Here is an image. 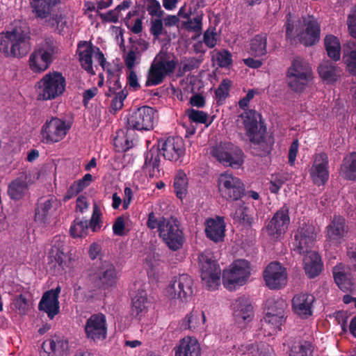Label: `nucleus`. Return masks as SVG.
Instances as JSON below:
<instances>
[{"mask_svg": "<svg viewBox=\"0 0 356 356\" xmlns=\"http://www.w3.org/2000/svg\"><path fill=\"white\" fill-rule=\"evenodd\" d=\"M241 118L243 120L245 136L250 142L251 154L260 157L270 154L275 140L268 133L261 115L254 110H248L241 115Z\"/></svg>", "mask_w": 356, "mask_h": 356, "instance_id": "f257e3e1", "label": "nucleus"}, {"mask_svg": "<svg viewBox=\"0 0 356 356\" xmlns=\"http://www.w3.org/2000/svg\"><path fill=\"white\" fill-rule=\"evenodd\" d=\"M147 225L151 229H157L159 237L170 250L177 251L183 247L185 237L179 227V222L176 218L163 216L156 218L154 212H151L148 216Z\"/></svg>", "mask_w": 356, "mask_h": 356, "instance_id": "f03ea898", "label": "nucleus"}, {"mask_svg": "<svg viewBox=\"0 0 356 356\" xmlns=\"http://www.w3.org/2000/svg\"><path fill=\"white\" fill-rule=\"evenodd\" d=\"M30 35L21 29L0 34V52L6 58H22L31 49Z\"/></svg>", "mask_w": 356, "mask_h": 356, "instance_id": "7ed1b4c3", "label": "nucleus"}, {"mask_svg": "<svg viewBox=\"0 0 356 356\" xmlns=\"http://www.w3.org/2000/svg\"><path fill=\"white\" fill-rule=\"evenodd\" d=\"M86 273L89 284L93 291L108 289L116 282L115 267L106 261H97L87 270Z\"/></svg>", "mask_w": 356, "mask_h": 356, "instance_id": "20e7f679", "label": "nucleus"}, {"mask_svg": "<svg viewBox=\"0 0 356 356\" xmlns=\"http://www.w3.org/2000/svg\"><path fill=\"white\" fill-rule=\"evenodd\" d=\"M289 87L295 92L301 93L312 79L310 65L300 57L293 58L286 72Z\"/></svg>", "mask_w": 356, "mask_h": 356, "instance_id": "39448f33", "label": "nucleus"}, {"mask_svg": "<svg viewBox=\"0 0 356 356\" xmlns=\"http://www.w3.org/2000/svg\"><path fill=\"white\" fill-rule=\"evenodd\" d=\"M39 97L43 100L54 99L65 91L66 80L62 73L50 72L46 74L38 83Z\"/></svg>", "mask_w": 356, "mask_h": 356, "instance_id": "423d86ee", "label": "nucleus"}, {"mask_svg": "<svg viewBox=\"0 0 356 356\" xmlns=\"http://www.w3.org/2000/svg\"><path fill=\"white\" fill-rule=\"evenodd\" d=\"M177 61L166 53H159L154 59L148 71L146 86H153L161 83L167 75L173 73Z\"/></svg>", "mask_w": 356, "mask_h": 356, "instance_id": "0eeeda50", "label": "nucleus"}, {"mask_svg": "<svg viewBox=\"0 0 356 356\" xmlns=\"http://www.w3.org/2000/svg\"><path fill=\"white\" fill-rule=\"evenodd\" d=\"M201 278L208 290H214L218 285L221 270L213 252L206 250L198 257Z\"/></svg>", "mask_w": 356, "mask_h": 356, "instance_id": "6e6552de", "label": "nucleus"}, {"mask_svg": "<svg viewBox=\"0 0 356 356\" xmlns=\"http://www.w3.org/2000/svg\"><path fill=\"white\" fill-rule=\"evenodd\" d=\"M211 153L225 166L238 169L244 163L245 154L242 149L231 143H220L212 148Z\"/></svg>", "mask_w": 356, "mask_h": 356, "instance_id": "1a4fd4ad", "label": "nucleus"}, {"mask_svg": "<svg viewBox=\"0 0 356 356\" xmlns=\"http://www.w3.org/2000/svg\"><path fill=\"white\" fill-rule=\"evenodd\" d=\"M250 275V264L245 259H237L230 266V268L222 273L224 286L229 290H236L237 286L245 284Z\"/></svg>", "mask_w": 356, "mask_h": 356, "instance_id": "9d476101", "label": "nucleus"}, {"mask_svg": "<svg viewBox=\"0 0 356 356\" xmlns=\"http://www.w3.org/2000/svg\"><path fill=\"white\" fill-rule=\"evenodd\" d=\"M156 147L165 160L171 162H181L186 154L184 139L178 136L161 138L157 140Z\"/></svg>", "mask_w": 356, "mask_h": 356, "instance_id": "9b49d317", "label": "nucleus"}, {"mask_svg": "<svg viewBox=\"0 0 356 356\" xmlns=\"http://www.w3.org/2000/svg\"><path fill=\"white\" fill-rule=\"evenodd\" d=\"M193 280L188 274H179L173 277L167 287V296L170 299L188 302L193 296Z\"/></svg>", "mask_w": 356, "mask_h": 356, "instance_id": "f8f14e48", "label": "nucleus"}, {"mask_svg": "<svg viewBox=\"0 0 356 356\" xmlns=\"http://www.w3.org/2000/svg\"><path fill=\"white\" fill-rule=\"evenodd\" d=\"M70 126L66 124L65 120L52 117L41 127V141L45 144H53L62 140L66 136Z\"/></svg>", "mask_w": 356, "mask_h": 356, "instance_id": "ddd939ff", "label": "nucleus"}, {"mask_svg": "<svg viewBox=\"0 0 356 356\" xmlns=\"http://www.w3.org/2000/svg\"><path fill=\"white\" fill-rule=\"evenodd\" d=\"M60 0H30V6L35 18L46 19L51 27L58 26L63 19L61 14L54 12V8Z\"/></svg>", "mask_w": 356, "mask_h": 356, "instance_id": "4468645a", "label": "nucleus"}, {"mask_svg": "<svg viewBox=\"0 0 356 356\" xmlns=\"http://www.w3.org/2000/svg\"><path fill=\"white\" fill-rule=\"evenodd\" d=\"M218 190L221 197L227 201H237L245 194V186L241 180L227 173L220 175Z\"/></svg>", "mask_w": 356, "mask_h": 356, "instance_id": "2eb2a0df", "label": "nucleus"}, {"mask_svg": "<svg viewBox=\"0 0 356 356\" xmlns=\"http://www.w3.org/2000/svg\"><path fill=\"white\" fill-rule=\"evenodd\" d=\"M290 225L289 208L284 204L266 223L268 235L276 240L281 239Z\"/></svg>", "mask_w": 356, "mask_h": 356, "instance_id": "dca6fc26", "label": "nucleus"}, {"mask_svg": "<svg viewBox=\"0 0 356 356\" xmlns=\"http://www.w3.org/2000/svg\"><path fill=\"white\" fill-rule=\"evenodd\" d=\"M86 337L90 341L98 343L104 341L107 336L106 316L102 313L92 314L84 325Z\"/></svg>", "mask_w": 356, "mask_h": 356, "instance_id": "f3484780", "label": "nucleus"}, {"mask_svg": "<svg viewBox=\"0 0 356 356\" xmlns=\"http://www.w3.org/2000/svg\"><path fill=\"white\" fill-rule=\"evenodd\" d=\"M316 238L315 227L312 224L303 223L294 234L293 251L300 254L311 250Z\"/></svg>", "mask_w": 356, "mask_h": 356, "instance_id": "a211bd4d", "label": "nucleus"}, {"mask_svg": "<svg viewBox=\"0 0 356 356\" xmlns=\"http://www.w3.org/2000/svg\"><path fill=\"white\" fill-rule=\"evenodd\" d=\"M59 205V202L54 196L49 195L40 197L35 208V221L42 226L49 225L53 214Z\"/></svg>", "mask_w": 356, "mask_h": 356, "instance_id": "6ab92c4d", "label": "nucleus"}, {"mask_svg": "<svg viewBox=\"0 0 356 356\" xmlns=\"http://www.w3.org/2000/svg\"><path fill=\"white\" fill-rule=\"evenodd\" d=\"M264 280L270 289H280L287 282L286 269L278 262H271L264 271Z\"/></svg>", "mask_w": 356, "mask_h": 356, "instance_id": "aec40b11", "label": "nucleus"}, {"mask_svg": "<svg viewBox=\"0 0 356 356\" xmlns=\"http://www.w3.org/2000/svg\"><path fill=\"white\" fill-rule=\"evenodd\" d=\"M309 175L315 185L321 186L326 184L329 179V159L326 153L316 155Z\"/></svg>", "mask_w": 356, "mask_h": 356, "instance_id": "412c9836", "label": "nucleus"}, {"mask_svg": "<svg viewBox=\"0 0 356 356\" xmlns=\"http://www.w3.org/2000/svg\"><path fill=\"white\" fill-rule=\"evenodd\" d=\"M305 29L297 34L300 42L306 47L317 43L320 40L321 28L317 19L312 15L303 17Z\"/></svg>", "mask_w": 356, "mask_h": 356, "instance_id": "4be33fe9", "label": "nucleus"}, {"mask_svg": "<svg viewBox=\"0 0 356 356\" xmlns=\"http://www.w3.org/2000/svg\"><path fill=\"white\" fill-rule=\"evenodd\" d=\"M60 286L45 291L38 305V309L45 312L49 319H53L60 312L59 295Z\"/></svg>", "mask_w": 356, "mask_h": 356, "instance_id": "5701e85b", "label": "nucleus"}, {"mask_svg": "<svg viewBox=\"0 0 356 356\" xmlns=\"http://www.w3.org/2000/svg\"><path fill=\"white\" fill-rule=\"evenodd\" d=\"M289 356H313L314 347L307 341L298 337H287L283 342Z\"/></svg>", "mask_w": 356, "mask_h": 356, "instance_id": "b1692460", "label": "nucleus"}, {"mask_svg": "<svg viewBox=\"0 0 356 356\" xmlns=\"http://www.w3.org/2000/svg\"><path fill=\"white\" fill-rule=\"evenodd\" d=\"M348 232L346 219L341 216L334 215L326 227V238L333 243H341Z\"/></svg>", "mask_w": 356, "mask_h": 356, "instance_id": "393cba45", "label": "nucleus"}, {"mask_svg": "<svg viewBox=\"0 0 356 356\" xmlns=\"http://www.w3.org/2000/svg\"><path fill=\"white\" fill-rule=\"evenodd\" d=\"M160 152L156 145H153L144 154L143 172L149 177H159L161 172Z\"/></svg>", "mask_w": 356, "mask_h": 356, "instance_id": "a878e982", "label": "nucleus"}, {"mask_svg": "<svg viewBox=\"0 0 356 356\" xmlns=\"http://www.w3.org/2000/svg\"><path fill=\"white\" fill-rule=\"evenodd\" d=\"M315 298L307 293H300L294 296L292 299V309L295 314L302 318H307L312 315L313 304Z\"/></svg>", "mask_w": 356, "mask_h": 356, "instance_id": "bb28decb", "label": "nucleus"}, {"mask_svg": "<svg viewBox=\"0 0 356 356\" xmlns=\"http://www.w3.org/2000/svg\"><path fill=\"white\" fill-rule=\"evenodd\" d=\"M205 234L214 243L221 242L225 236V222L223 217L216 216L206 220Z\"/></svg>", "mask_w": 356, "mask_h": 356, "instance_id": "cd10ccee", "label": "nucleus"}, {"mask_svg": "<svg viewBox=\"0 0 356 356\" xmlns=\"http://www.w3.org/2000/svg\"><path fill=\"white\" fill-rule=\"evenodd\" d=\"M42 349L48 356H67L68 341L63 337L55 335L42 343Z\"/></svg>", "mask_w": 356, "mask_h": 356, "instance_id": "c85d7f7f", "label": "nucleus"}, {"mask_svg": "<svg viewBox=\"0 0 356 356\" xmlns=\"http://www.w3.org/2000/svg\"><path fill=\"white\" fill-rule=\"evenodd\" d=\"M233 315L236 322H249L254 316L253 307L245 296L238 298L232 305Z\"/></svg>", "mask_w": 356, "mask_h": 356, "instance_id": "c756f323", "label": "nucleus"}, {"mask_svg": "<svg viewBox=\"0 0 356 356\" xmlns=\"http://www.w3.org/2000/svg\"><path fill=\"white\" fill-rule=\"evenodd\" d=\"M173 351L175 356H199L201 348L196 338L188 336L179 341Z\"/></svg>", "mask_w": 356, "mask_h": 356, "instance_id": "7c9ffc66", "label": "nucleus"}, {"mask_svg": "<svg viewBox=\"0 0 356 356\" xmlns=\"http://www.w3.org/2000/svg\"><path fill=\"white\" fill-rule=\"evenodd\" d=\"M268 308L264 317L265 323L270 325L273 329H280L284 321V310L282 302L268 301Z\"/></svg>", "mask_w": 356, "mask_h": 356, "instance_id": "2f4dec72", "label": "nucleus"}, {"mask_svg": "<svg viewBox=\"0 0 356 356\" xmlns=\"http://www.w3.org/2000/svg\"><path fill=\"white\" fill-rule=\"evenodd\" d=\"M154 110L149 106L140 107L135 111V129L149 131L153 129Z\"/></svg>", "mask_w": 356, "mask_h": 356, "instance_id": "473e14b6", "label": "nucleus"}, {"mask_svg": "<svg viewBox=\"0 0 356 356\" xmlns=\"http://www.w3.org/2000/svg\"><path fill=\"white\" fill-rule=\"evenodd\" d=\"M341 72L340 67L329 60H323L318 67L320 77L329 84L337 82L341 76Z\"/></svg>", "mask_w": 356, "mask_h": 356, "instance_id": "72a5a7b5", "label": "nucleus"}, {"mask_svg": "<svg viewBox=\"0 0 356 356\" xmlns=\"http://www.w3.org/2000/svg\"><path fill=\"white\" fill-rule=\"evenodd\" d=\"M95 53V46L91 42L80 41L78 44V54L82 68L88 73L94 74L92 67V55Z\"/></svg>", "mask_w": 356, "mask_h": 356, "instance_id": "f704fd0d", "label": "nucleus"}, {"mask_svg": "<svg viewBox=\"0 0 356 356\" xmlns=\"http://www.w3.org/2000/svg\"><path fill=\"white\" fill-rule=\"evenodd\" d=\"M303 259V266L305 273L310 278H314L319 275L322 270L321 259L318 253L312 251L305 252Z\"/></svg>", "mask_w": 356, "mask_h": 356, "instance_id": "c9c22d12", "label": "nucleus"}, {"mask_svg": "<svg viewBox=\"0 0 356 356\" xmlns=\"http://www.w3.org/2000/svg\"><path fill=\"white\" fill-rule=\"evenodd\" d=\"M122 69L123 66L122 64L119 63L118 59L116 60V63L113 61V67L107 68L108 92H106V95H117L118 92V90H122L119 76Z\"/></svg>", "mask_w": 356, "mask_h": 356, "instance_id": "e433bc0d", "label": "nucleus"}, {"mask_svg": "<svg viewBox=\"0 0 356 356\" xmlns=\"http://www.w3.org/2000/svg\"><path fill=\"white\" fill-rule=\"evenodd\" d=\"M129 44L127 47L124 45V40L120 44V50L123 53V58L124 63L127 69L129 70V74L127 75V83L129 88H134V39L132 37L129 38Z\"/></svg>", "mask_w": 356, "mask_h": 356, "instance_id": "4c0bfd02", "label": "nucleus"}, {"mask_svg": "<svg viewBox=\"0 0 356 356\" xmlns=\"http://www.w3.org/2000/svg\"><path fill=\"white\" fill-rule=\"evenodd\" d=\"M339 173L346 180L356 181V152L346 156L341 164Z\"/></svg>", "mask_w": 356, "mask_h": 356, "instance_id": "58836bf2", "label": "nucleus"}, {"mask_svg": "<svg viewBox=\"0 0 356 356\" xmlns=\"http://www.w3.org/2000/svg\"><path fill=\"white\" fill-rule=\"evenodd\" d=\"M342 59L346 72L350 75L356 76V42H349L344 47Z\"/></svg>", "mask_w": 356, "mask_h": 356, "instance_id": "ea45409f", "label": "nucleus"}, {"mask_svg": "<svg viewBox=\"0 0 356 356\" xmlns=\"http://www.w3.org/2000/svg\"><path fill=\"white\" fill-rule=\"evenodd\" d=\"M333 277L335 283L341 291H346L351 289L353 285L351 275L343 264L337 265L333 268Z\"/></svg>", "mask_w": 356, "mask_h": 356, "instance_id": "a19ab883", "label": "nucleus"}, {"mask_svg": "<svg viewBox=\"0 0 356 356\" xmlns=\"http://www.w3.org/2000/svg\"><path fill=\"white\" fill-rule=\"evenodd\" d=\"M52 61L36 49L31 53L29 59L30 69L35 73H40L49 68Z\"/></svg>", "mask_w": 356, "mask_h": 356, "instance_id": "79ce46f5", "label": "nucleus"}, {"mask_svg": "<svg viewBox=\"0 0 356 356\" xmlns=\"http://www.w3.org/2000/svg\"><path fill=\"white\" fill-rule=\"evenodd\" d=\"M324 45L327 56L334 62L341 58V43L337 37L333 35H327L324 38Z\"/></svg>", "mask_w": 356, "mask_h": 356, "instance_id": "37998d69", "label": "nucleus"}, {"mask_svg": "<svg viewBox=\"0 0 356 356\" xmlns=\"http://www.w3.org/2000/svg\"><path fill=\"white\" fill-rule=\"evenodd\" d=\"M250 54L254 56H262L267 54V34L259 33L250 40Z\"/></svg>", "mask_w": 356, "mask_h": 356, "instance_id": "c03bdc74", "label": "nucleus"}, {"mask_svg": "<svg viewBox=\"0 0 356 356\" xmlns=\"http://www.w3.org/2000/svg\"><path fill=\"white\" fill-rule=\"evenodd\" d=\"M27 189L28 185L26 181L21 178H17L9 184L8 195L10 199L19 200L24 196Z\"/></svg>", "mask_w": 356, "mask_h": 356, "instance_id": "a18cd8bd", "label": "nucleus"}, {"mask_svg": "<svg viewBox=\"0 0 356 356\" xmlns=\"http://www.w3.org/2000/svg\"><path fill=\"white\" fill-rule=\"evenodd\" d=\"M206 321V317L204 312L193 310L184 318L182 325L185 329H189L192 331L195 330L200 325Z\"/></svg>", "mask_w": 356, "mask_h": 356, "instance_id": "49530a36", "label": "nucleus"}, {"mask_svg": "<svg viewBox=\"0 0 356 356\" xmlns=\"http://www.w3.org/2000/svg\"><path fill=\"white\" fill-rule=\"evenodd\" d=\"M203 17L204 13L202 10L195 12V15L192 17L182 22L181 26L189 32L200 33L202 31Z\"/></svg>", "mask_w": 356, "mask_h": 356, "instance_id": "de8ad7c7", "label": "nucleus"}, {"mask_svg": "<svg viewBox=\"0 0 356 356\" xmlns=\"http://www.w3.org/2000/svg\"><path fill=\"white\" fill-rule=\"evenodd\" d=\"M173 186L176 196L182 200L186 195L188 187L187 177L183 171H179L175 176Z\"/></svg>", "mask_w": 356, "mask_h": 356, "instance_id": "09e8293b", "label": "nucleus"}, {"mask_svg": "<svg viewBox=\"0 0 356 356\" xmlns=\"http://www.w3.org/2000/svg\"><path fill=\"white\" fill-rule=\"evenodd\" d=\"M88 227V220L86 217L81 218L77 216L70 227V234L73 238L83 237L86 235Z\"/></svg>", "mask_w": 356, "mask_h": 356, "instance_id": "8fccbe9b", "label": "nucleus"}, {"mask_svg": "<svg viewBox=\"0 0 356 356\" xmlns=\"http://www.w3.org/2000/svg\"><path fill=\"white\" fill-rule=\"evenodd\" d=\"M41 54L50 58L53 62L54 55L58 51L56 42L53 38H46L36 48Z\"/></svg>", "mask_w": 356, "mask_h": 356, "instance_id": "3c124183", "label": "nucleus"}, {"mask_svg": "<svg viewBox=\"0 0 356 356\" xmlns=\"http://www.w3.org/2000/svg\"><path fill=\"white\" fill-rule=\"evenodd\" d=\"M248 208L244 202L240 203L232 214V218L234 220L250 227L254 222V218L248 213Z\"/></svg>", "mask_w": 356, "mask_h": 356, "instance_id": "603ef678", "label": "nucleus"}, {"mask_svg": "<svg viewBox=\"0 0 356 356\" xmlns=\"http://www.w3.org/2000/svg\"><path fill=\"white\" fill-rule=\"evenodd\" d=\"M150 305V302L147 298V293L145 291H138L135 296V312L136 316H143L147 313V309Z\"/></svg>", "mask_w": 356, "mask_h": 356, "instance_id": "864d4df0", "label": "nucleus"}, {"mask_svg": "<svg viewBox=\"0 0 356 356\" xmlns=\"http://www.w3.org/2000/svg\"><path fill=\"white\" fill-rule=\"evenodd\" d=\"M236 356H257L259 348L256 343L247 342L235 347Z\"/></svg>", "mask_w": 356, "mask_h": 356, "instance_id": "5fc2aeb1", "label": "nucleus"}, {"mask_svg": "<svg viewBox=\"0 0 356 356\" xmlns=\"http://www.w3.org/2000/svg\"><path fill=\"white\" fill-rule=\"evenodd\" d=\"M231 81L228 79H223L215 91L216 102L222 105L229 95Z\"/></svg>", "mask_w": 356, "mask_h": 356, "instance_id": "6e6d98bb", "label": "nucleus"}, {"mask_svg": "<svg viewBox=\"0 0 356 356\" xmlns=\"http://www.w3.org/2000/svg\"><path fill=\"white\" fill-rule=\"evenodd\" d=\"M216 60L220 67L227 68L232 65V54L226 49L218 51L216 54Z\"/></svg>", "mask_w": 356, "mask_h": 356, "instance_id": "4d7b16f0", "label": "nucleus"}, {"mask_svg": "<svg viewBox=\"0 0 356 356\" xmlns=\"http://www.w3.org/2000/svg\"><path fill=\"white\" fill-rule=\"evenodd\" d=\"M102 215V214L100 208L97 204H95L93 206L92 216L90 220H88L89 227H90L93 232H96L100 229L101 225L102 223L101 220Z\"/></svg>", "mask_w": 356, "mask_h": 356, "instance_id": "13d9d810", "label": "nucleus"}, {"mask_svg": "<svg viewBox=\"0 0 356 356\" xmlns=\"http://www.w3.org/2000/svg\"><path fill=\"white\" fill-rule=\"evenodd\" d=\"M186 113L192 122L200 124L207 123L208 114L202 111L188 108L186 110Z\"/></svg>", "mask_w": 356, "mask_h": 356, "instance_id": "bf43d9fd", "label": "nucleus"}, {"mask_svg": "<svg viewBox=\"0 0 356 356\" xmlns=\"http://www.w3.org/2000/svg\"><path fill=\"white\" fill-rule=\"evenodd\" d=\"M286 29V38L289 40H294L296 35L300 31L297 27L296 22L291 19V15L289 13L286 15V21L284 24Z\"/></svg>", "mask_w": 356, "mask_h": 356, "instance_id": "052dcab7", "label": "nucleus"}, {"mask_svg": "<svg viewBox=\"0 0 356 356\" xmlns=\"http://www.w3.org/2000/svg\"><path fill=\"white\" fill-rule=\"evenodd\" d=\"M65 254L63 250L56 245L53 246L49 252V258L51 261H54L59 266L63 267Z\"/></svg>", "mask_w": 356, "mask_h": 356, "instance_id": "680f3d73", "label": "nucleus"}, {"mask_svg": "<svg viewBox=\"0 0 356 356\" xmlns=\"http://www.w3.org/2000/svg\"><path fill=\"white\" fill-rule=\"evenodd\" d=\"M146 9L152 17H161L164 13L157 0H146Z\"/></svg>", "mask_w": 356, "mask_h": 356, "instance_id": "e2e57ef3", "label": "nucleus"}, {"mask_svg": "<svg viewBox=\"0 0 356 356\" xmlns=\"http://www.w3.org/2000/svg\"><path fill=\"white\" fill-rule=\"evenodd\" d=\"M347 24L350 35L356 38V5L352 8L348 16Z\"/></svg>", "mask_w": 356, "mask_h": 356, "instance_id": "0e129e2a", "label": "nucleus"}, {"mask_svg": "<svg viewBox=\"0 0 356 356\" xmlns=\"http://www.w3.org/2000/svg\"><path fill=\"white\" fill-rule=\"evenodd\" d=\"M85 189L84 186L77 180L74 181L68 188L65 196L64 200H68L77 195L80 192Z\"/></svg>", "mask_w": 356, "mask_h": 356, "instance_id": "69168bd1", "label": "nucleus"}, {"mask_svg": "<svg viewBox=\"0 0 356 356\" xmlns=\"http://www.w3.org/2000/svg\"><path fill=\"white\" fill-rule=\"evenodd\" d=\"M112 99L111 107L115 112L122 109L123 107V102L127 96V92L125 90H120Z\"/></svg>", "mask_w": 356, "mask_h": 356, "instance_id": "338daca9", "label": "nucleus"}, {"mask_svg": "<svg viewBox=\"0 0 356 356\" xmlns=\"http://www.w3.org/2000/svg\"><path fill=\"white\" fill-rule=\"evenodd\" d=\"M113 232L115 236H122L127 235L124 219L122 216H118L113 225Z\"/></svg>", "mask_w": 356, "mask_h": 356, "instance_id": "774afa93", "label": "nucleus"}]
</instances>
